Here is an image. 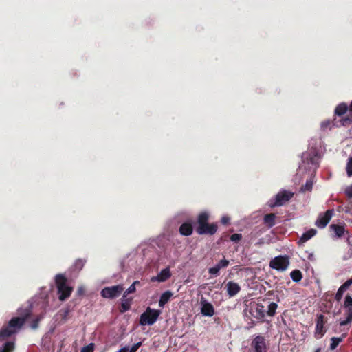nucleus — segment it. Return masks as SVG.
I'll return each mask as SVG.
<instances>
[{
	"label": "nucleus",
	"mask_w": 352,
	"mask_h": 352,
	"mask_svg": "<svg viewBox=\"0 0 352 352\" xmlns=\"http://www.w3.org/2000/svg\"><path fill=\"white\" fill-rule=\"evenodd\" d=\"M25 317H14L0 330V339L4 340L17 333L24 325Z\"/></svg>",
	"instance_id": "f257e3e1"
},
{
	"label": "nucleus",
	"mask_w": 352,
	"mask_h": 352,
	"mask_svg": "<svg viewBox=\"0 0 352 352\" xmlns=\"http://www.w3.org/2000/svg\"><path fill=\"white\" fill-rule=\"evenodd\" d=\"M209 214L206 212H201L197 217L198 226L196 228V232L200 235L210 234L214 235L218 229L216 223H208Z\"/></svg>",
	"instance_id": "f03ea898"
},
{
	"label": "nucleus",
	"mask_w": 352,
	"mask_h": 352,
	"mask_svg": "<svg viewBox=\"0 0 352 352\" xmlns=\"http://www.w3.org/2000/svg\"><path fill=\"white\" fill-rule=\"evenodd\" d=\"M55 283L59 300L65 301L70 296L73 288L67 285V278L62 274H58L56 276Z\"/></svg>",
	"instance_id": "7ed1b4c3"
},
{
	"label": "nucleus",
	"mask_w": 352,
	"mask_h": 352,
	"mask_svg": "<svg viewBox=\"0 0 352 352\" xmlns=\"http://www.w3.org/2000/svg\"><path fill=\"white\" fill-rule=\"evenodd\" d=\"M243 312L245 316L251 320L250 322L251 327H253L255 324L254 321L252 320V318L257 320H261L265 316L264 306L261 304L254 303L253 305H250L248 308L244 309Z\"/></svg>",
	"instance_id": "20e7f679"
},
{
	"label": "nucleus",
	"mask_w": 352,
	"mask_h": 352,
	"mask_svg": "<svg viewBox=\"0 0 352 352\" xmlns=\"http://www.w3.org/2000/svg\"><path fill=\"white\" fill-rule=\"evenodd\" d=\"M294 192L283 189L280 190L278 193L275 196L274 199H271L269 201V206L270 208L282 206L285 205L287 202L289 201V200L294 197Z\"/></svg>",
	"instance_id": "39448f33"
},
{
	"label": "nucleus",
	"mask_w": 352,
	"mask_h": 352,
	"mask_svg": "<svg viewBox=\"0 0 352 352\" xmlns=\"http://www.w3.org/2000/svg\"><path fill=\"white\" fill-rule=\"evenodd\" d=\"M160 314V310L151 309L148 307L146 308V311L141 314L140 324L141 325H152L157 321Z\"/></svg>",
	"instance_id": "423d86ee"
},
{
	"label": "nucleus",
	"mask_w": 352,
	"mask_h": 352,
	"mask_svg": "<svg viewBox=\"0 0 352 352\" xmlns=\"http://www.w3.org/2000/svg\"><path fill=\"white\" fill-rule=\"evenodd\" d=\"M289 265V260L287 256H278L272 259L270 262V267L278 271H285Z\"/></svg>",
	"instance_id": "0eeeda50"
},
{
	"label": "nucleus",
	"mask_w": 352,
	"mask_h": 352,
	"mask_svg": "<svg viewBox=\"0 0 352 352\" xmlns=\"http://www.w3.org/2000/svg\"><path fill=\"white\" fill-rule=\"evenodd\" d=\"M124 290V287L121 285L106 287L102 289L100 294L103 298H114L120 295Z\"/></svg>",
	"instance_id": "6e6552de"
},
{
	"label": "nucleus",
	"mask_w": 352,
	"mask_h": 352,
	"mask_svg": "<svg viewBox=\"0 0 352 352\" xmlns=\"http://www.w3.org/2000/svg\"><path fill=\"white\" fill-rule=\"evenodd\" d=\"M254 352H267L266 340L262 336H256L252 342Z\"/></svg>",
	"instance_id": "1a4fd4ad"
},
{
	"label": "nucleus",
	"mask_w": 352,
	"mask_h": 352,
	"mask_svg": "<svg viewBox=\"0 0 352 352\" xmlns=\"http://www.w3.org/2000/svg\"><path fill=\"white\" fill-rule=\"evenodd\" d=\"M333 212V210L331 209L327 210L324 214H320L316 221L315 225L319 228H325L332 218Z\"/></svg>",
	"instance_id": "9d476101"
},
{
	"label": "nucleus",
	"mask_w": 352,
	"mask_h": 352,
	"mask_svg": "<svg viewBox=\"0 0 352 352\" xmlns=\"http://www.w3.org/2000/svg\"><path fill=\"white\" fill-rule=\"evenodd\" d=\"M325 323L326 320L324 316L322 314H319L317 316L316 325L315 329V336L316 338H320L324 335L326 332V329L324 328Z\"/></svg>",
	"instance_id": "9b49d317"
},
{
	"label": "nucleus",
	"mask_w": 352,
	"mask_h": 352,
	"mask_svg": "<svg viewBox=\"0 0 352 352\" xmlns=\"http://www.w3.org/2000/svg\"><path fill=\"white\" fill-rule=\"evenodd\" d=\"M230 264V261L226 258L221 260L215 266L208 269V273L214 277L220 275V270L227 267Z\"/></svg>",
	"instance_id": "f8f14e48"
},
{
	"label": "nucleus",
	"mask_w": 352,
	"mask_h": 352,
	"mask_svg": "<svg viewBox=\"0 0 352 352\" xmlns=\"http://www.w3.org/2000/svg\"><path fill=\"white\" fill-rule=\"evenodd\" d=\"M201 313L205 316L211 317L214 314L213 305L207 301H201Z\"/></svg>",
	"instance_id": "ddd939ff"
},
{
	"label": "nucleus",
	"mask_w": 352,
	"mask_h": 352,
	"mask_svg": "<svg viewBox=\"0 0 352 352\" xmlns=\"http://www.w3.org/2000/svg\"><path fill=\"white\" fill-rule=\"evenodd\" d=\"M226 288L230 297L236 296L241 290L240 285L234 281H229L226 284Z\"/></svg>",
	"instance_id": "4468645a"
},
{
	"label": "nucleus",
	"mask_w": 352,
	"mask_h": 352,
	"mask_svg": "<svg viewBox=\"0 0 352 352\" xmlns=\"http://www.w3.org/2000/svg\"><path fill=\"white\" fill-rule=\"evenodd\" d=\"M171 276L169 268H164L157 274V276L151 278L152 281L157 280L159 282H164Z\"/></svg>",
	"instance_id": "2eb2a0df"
},
{
	"label": "nucleus",
	"mask_w": 352,
	"mask_h": 352,
	"mask_svg": "<svg viewBox=\"0 0 352 352\" xmlns=\"http://www.w3.org/2000/svg\"><path fill=\"white\" fill-rule=\"evenodd\" d=\"M305 157L306 158L308 164H311L315 168H317L319 166L320 156L318 153H309L307 156Z\"/></svg>",
	"instance_id": "dca6fc26"
},
{
	"label": "nucleus",
	"mask_w": 352,
	"mask_h": 352,
	"mask_svg": "<svg viewBox=\"0 0 352 352\" xmlns=\"http://www.w3.org/2000/svg\"><path fill=\"white\" fill-rule=\"evenodd\" d=\"M276 218L274 213L267 214L263 217V223L267 228H271L276 224Z\"/></svg>",
	"instance_id": "f3484780"
},
{
	"label": "nucleus",
	"mask_w": 352,
	"mask_h": 352,
	"mask_svg": "<svg viewBox=\"0 0 352 352\" xmlns=\"http://www.w3.org/2000/svg\"><path fill=\"white\" fill-rule=\"evenodd\" d=\"M193 231L192 226L190 223H184L179 227V233L184 236H190Z\"/></svg>",
	"instance_id": "a211bd4d"
},
{
	"label": "nucleus",
	"mask_w": 352,
	"mask_h": 352,
	"mask_svg": "<svg viewBox=\"0 0 352 352\" xmlns=\"http://www.w3.org/2000/svg\"><path fill=\"white\" fill-rule=\"evenodd\" d=\"M173 296V293L170 291L164 292L160 296L159 300V306L164 307V306L170 300Z\"/></svg>",
	"instance_id": "6ab92c4d"
},
{
	"label": "nucleus",
	"mask_w": 352,
	"mask_h": 352,
	"mask_svg": "<svg viewBox=\"0 0 352 352\" xmlns=\"http://www.w3.org/2000/svg\"><path fill=\"white\" fill-rule=\"evenodd\" d=\"M330 229L334 232L336 236L338 238L342 237L345 232L344 227L342 226L331 224L330 226Z\"/></svg>",
	"instance_id": "aec40b11"
},
{
	"label": "nucleus",
	"mask_w": 352,
	"mask_h": 352,
	"mask_svg": "<svg viewBox=\"0 0 352 352\" xmlns=\"http://www.w3.org/2000/svg\"><path fill=\"white\" fill-rule=\"evenodd\" d=\"M70 310L69 308H64L59 310L57 317L60 319V323H65L69 318Z\"/></svg>",
	"instance_id": "412c9836"
},
{
	"label": "nucleus",
	"mask_w": 352,
	"mask_h": 352,
	"mask_svg": "<svg viewBox=\"0 0 352 352\" xmlns=\"http://www.w3.org/2000/svg\"><path fill=\"white\" fill-rule=\"evenodd\" d=\"M316 232L317 231L315 229L311 228L308 231L302 234V236L300 238L299 242L302 243H305L311 238H312L314 236H315Z\"/></svg>",
	"instance_id": "4be33fe9"
},
{
	"label": "nucleus",
	"mask_w": 352,
	"mask_h": 352,
	"mask_svg": "<svg viewBox=\"0 0 352 352\" xmlns=\"http://www.w3.org/2000/svg\"><path fill=\"white\" fill-rule=\"evenodd\" d=\"M131 301H132L131 298H126V297L124 298H122V301L121 303V306L120 307V312L124 313L126 311L129 310L131 308Z\"/></svg>",
	"instance_id": "5701e85b"
},
{
	"label": "nucleus",
	"mask_w": 352,
	"mask_h": 352,
	"mask_svg": "<svg viewBox=\"0 0 352 352\" xmlns=\"http://www.w3.org/2000/svg\"><path fill=\"white\" fill-rule=\"evenodd\" d=\"M349 107L345 103H341L338 104L335 109V114L341 116L345 114Z\"/></svg>",
	"instance_id": "b1692460"
},
{
	"label": "nucleus",
	"mask_w": 352,
	"mask_h": 352,
	"mask_svg": "<svg viewBox=\"0 0 352 352\" xmlns=\"http://www.w3.org/2000/svg\"><path fill=\"white\" fill-rule=\"evenodd\" d=\"M15 345L14 342H6L3 346L0 348V352H12L14 350Z\"/></svg>",
	"instance_id": "393cba45"
},
{
	"label": "nucleus",
	"mask_w": 352,
	"mask_h": 352,
	"mask_svg": "<svg viewBox=\"0 0 352 352\" xmlns=\"http://www.w3.org/2000/svg\"><path fill=\"white\" fill-rule=\"evenodd\" d=\"M290 276L293 281L296 283L300 282L302 278V274L299 270H294L291 272Z\"/></svg>",
	"instance_id": "a878e982"
},
{
	"label": "nucleus",
	"mask_w": 352,
	"mask_h": 352,
	"mask_svg": "<svg viewBox=\"0 0 352 352\" xmlns=\"http://www.w3.org/2000/svg\"><path fill=\"white\" fill-rule=\"evenodd\" d=\"M85 262L86 261L81 258L77 259L72 266L73 270L76 272L80 271L84 267Z\"/></svg>",
	"instance_id": "bb28decb"
},
{
	"label": "nucleus",
	"mask_w": 352,
	"mask_h": 352,
	"mask_svg": "<svg viewBox=\"0 0 352 352\" xmlns=\"http://www.w3.org/2000/svg\"><path fill=\"white\" fill-rule=\"evenodd\" d=\"M140 285V282L139 280H135L133 283L132 285L124 292L122 298H124L129 294L134 293L136 290L135 286Z\"/></svg>",
	"instance_id": "cd10ccee"
},
{
	"label": "nucleus",
	"mask_w": 352,
	"mask_h": 352,
	"mask_svg": "<svg viewBox=\"0 0 352 352\" xmlns=\"http://www.w3.org/2000/svg\"><path fill=\"white\" fill-rule=\"evenodd\" d=\"M278 307V305L276 302H272L270 303L267 310V314L269 316H274L276 314V310Z\"/></svg>",
	"instance_id": "c85d7f7f"
},
{
	"label": "nucleus",
	"mask_w": 352,
	"mask_h": 352,
	"mask_svg": "<svg viewBox=\"0 0 352 352\" xmlns=\"http://www.w3.org/2000/svg\"><path fill=\"white\" fill-rule=\"evenodd\" d=\"M343 338L341 337H333L331 339V344H330V349L334 350L337 348V346L339 345V344L342 341Z\"/></svg>",
	"instance_id": "c756f323"
},
{
	"label": "nucleus",
	"mask_w": 352,
	"mask_h": 352,
	"mask_svg": "<svg viewBox=\"0 0 352 352\" xmlns=\"http://www.w3.org/2000/svg\"><path fill=\"white\" fill-rule=\"evenodd\" d=\"M313 188V181L311 179H307L306 183L300 188L301 192L311 191Z\"/></svg>",
	"instance_id": "7c9ffc66"
},
{
	"label": "nucleus",
	"mask_w": 352,
	"mask_h": 352,
	"mask_svg": "<svg viewBox=\"0 0 352 352\" xmlns=\"http://www.w3.org/2000/svg\"><path fill=\"white\" fill-rule=\"evenodd\" d=\"M346 170L348 177H351L352 176V157H351L348 159Z\"/></svg>",
	"instance_id": "2f4dec72"
},
{
	"label": "nucleus",
	"mask_w": 352,
	"mask_h": 352,
	"mask_svg": "<svg viewBox=\"0 0 352 352\" xmlns=\"http://www.w3.org/2000/svg\"><path fill=\"white\" fill-rule=\"evenodd\" d=\"M346 290L344 289L341 286L339 287L336 294V296H335V299L337 300V301H340L342 296H343V294H344V292H345Z\"/></svg>",
	"instance_id": "473e14b6"
},
{
	"label": "nucleus",
	"mask_w": 352,
	"mask_h": 352,
	"mask_svg": "<svg viewBox=\"0 0 352 352\" xmlns=\"http://www.w3.org/2000/svg\"><path fill=\"white\" fill-rule=\"evenodd\" d=\"M94 344L91 343L85 346H83L80 351V352H94Z\"/></svg>",
	"instance_id": "72a5a7b5"
},
{
	"label": "nucleus",
	"mask_w": 352,
	"mask_h": 352,
	"mask_svg": "<svg viewBox=\"0 0 352 352\" xmlns=\"http://www.w3.org/2000/svg\"><path fill=\"white\" fill-rule=\"evenodd\" d=\"M342 124L344 126L352 124V113L344 118L342 120Z\"/></svg>",
	"instance_id": "f704fd0d"
},
{
	"label": "nucleus",
	"mask_w": 352,
	"mask_h": 352,
	"mask_svg": "<svg viewBox=\"0 0 352 352\" xmlns=\"http://www.w3.org/2000/svg\"><path fill=\"white\" fill-rule=\"evenodd\" d=\"M242 239L241 234H233L230 236V240L233 242L237 243Z\"/></svg>",
	"instance_id": "c9c22d12"
},
{
	"label": "nucleus",
	"mask_w": 352,
	"mask_h": 352,
	"mask_svg": "<svg viewBox=\"0 0 352 352\" xmlns=\"http://www.w3.org/2000/svg\"><path fill=\"white\" fill-rule=\"evenodd\" d=\"M142 342H139L132 345L131 347L129 346L128 352H136L138 349L142 346Z\"/></svg>",
	"instance_id": "e433bc0d"
},
{
	"label": "nucleus",
	"mask_w": 352,
	"mask_h": 352,
	"mask_svg": "<svg viewBox=\"0 0 352 352\" xmlns=\"http://www.w3.org/2000/svg\"><path fill=\"white\" fill-rule=\"evenodd\" d=\"M344 307H352V297L349 295H346L345 297V300L344 302Z\"/></svg>",
	"instance_id": "4c0bfd02"
},
{
	"label": "nucleus",
	"mask_w": 352,
	"mask_h": 352,
	"mask_svg": "<svg viewBox=\"0 0 352 352\" xmlns=\"http://www.w3.org/2000/svg\"><path fill=\"white\" fill-rule=\"evenodd\" d=\"M351 285H352V278H350V279H349V280H347L345 283H344L341 285V287H342L344 289L346 290V289H348L349 288V287H350Z\"/></svg>",
	"instance_id": "58836bf2"
},
{
	"label": "nucleus",
	"mask_w": 352,
	"mask_h": 352,
	"mask_svg": "<svg viewBox=\"0 0 352 352\" xmlns=\"http://www.w3.org/2000/svg\"><path fill=\"white\" fill-rule=\"evenodd\" d=\"M345 308H346V318H348L352 320V307H345Z\"/></svg>",
	"instance_id": "ea45409f"
},
{
	"label": "nucleus",
	"mask_w": 352,
	"mask_h": 352,
	"mask_svg": "<svg viewBox=\"0 0 352 352\" xmlns=\"http://www.w3.org/2000/svg\"><path fill=\"white\" fill-rule=\"evenodd\" d=\"M345 194L349 198H352V185L346 188Z\"/></svg>",
	"instance_id": "a19ab883"
},
{
	"label": "nucleus",
	"mask_w": 352,
	"mask_h": 352,
	"mask_svg": "<svg viewBox=\"0 0 352 352\" xmlns=\"http://www.w3.org/2000/svg\"><path fill=\"white\" fill-rule=\"evenodd\" d=\"M230 218L228 216H223L221 219V222L223 225H228L230 223Z\"/></svg>",
	"instance_id": "79ce46f5"
},
{
	"label": "nucleus",
	"mask_w": 352,
	"mask_h": 352,
	"mask_svg": "<svg viewBox=\"0 0 352 352\" xmlns=\"http://www.w3.org/2000/svg\"><path fill=\"white\" fill-rule=\"evenodd\" d=\"M39 323V319L36 318L31 323V327L33 329H35L38 327Z\"/></svg>",
	"instance_id": "37998d69"
},
{
	"label": "nucleus",
	"mask_w": 352,
	"mask_h": 352,
	"mask_svg": "<svg viewBox=\"0 0 352 352\" xmlns=\"http://www.w3.org/2000/svg\"><path fill=\"white\" fill-rule=\"evenodd\" d=\"M331 125V122L330 121H324L321 123V127L323 129H327V127H329V126Z\"/></svg>",
	"instance_id": "c03bdc74"
},
{
	"label": "nucleus",
	"mask_w": 352,
	"mask_h": 352,
	"mask_svg": "<svg viewBox=\"0 0 352 352\" xmlns=\"http://www.w3.org/2000/svg\"><path fill=\"white\" fill-rule=\"evenodd\" d=\"M352 320H350L349 318H346V320H342L340 322V326H345L346 324H348L349 323L351 322Z\"/></svg>",
	"instance_id": "a18cd8bd"
},
{
	"label": "nucleus",
	"mask_w": 352,
	"mask_h": 352,
	"mask_svg": "<svg viewBox=\"0 0 352 352\" xmlns=\"http://www.w3.org/2000/svg\"><path fill=\"white\" fill-rule=\"evenodd\" d=\"M129 351V346H125L122 348H121L117 352H128Z\"/></svg>",
	"instance_id": "49530a36"
},
{
	"label": "nucleus",
	"mask_w": 352,
	"mask_h": 352,
	"mask_svg": "<svg viewBox=\"0 0 352 352\" xmlns=\"http://www.w3.org/2000/svg\"><path fill=\"white\" fill-rule=\"evenodd\" d=\"M347 242H348V243H349V245H351V242H350V236H349V237L347 238Z\"/></svg>",
	"instance_id": "de8ad7c7"
},
{
	"label": "nucleus",
	"mask_w": 352,
	"mask_h": 352,
	"mask_svg": "<svg viewBox=\"0 0 352 352\" xmlns=\"http://www.w3.org/2000/svg\"><path fill=\"white\" fill-rule=\"evenodd\" d=\"M315 352H320V349H317Z\"/></svg>",
	"instance_id": "09e8293b"
}]
</instances>
